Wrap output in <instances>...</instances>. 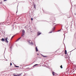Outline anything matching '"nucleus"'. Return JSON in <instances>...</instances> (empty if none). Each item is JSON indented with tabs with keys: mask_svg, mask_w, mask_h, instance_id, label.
Listing matches in <instances>:
<instances>
[{
	"mask_svg": "<svg viewBox=\"0 0 76 76\" xmlns=\"http://www.w3.org/2000/svg\"><path fill=\"white\" fill-rule=\"evenodd\" d=\"M28 42L30 45H33V42H32L31 41L28 40Z\"/></svg>",
	"mask_w": 76,
	"mask_h": 76,
	"instance_id": "f257e3e1",
	"label": "nucleus"
},
{
	"mask_svg": "<svg viewBox=\"0 0 76 76\" xmlns=\"http://www.w3.org/2000/svg\"><path fill=\"white\" fill-rule=\"evenodd\" d=\"M4 40L5 41V42H8V41H7V37L5 38Z\"/></svg>",
	"mask_w": 76,
	"mask_h": 76,
	"instance_id": "f03ea898",
	"label": "nucleus"
},
{
	"mask_svg": "<svg viewBox=\"0 0 76 76\" xmlns=\"http://www.w3.org/2000/svg\"><path fill=\"white\" fill-rule=\"evenodd\" d=\"M25 31L24 30H22V34H25Z\"/></svg>",
	"mask_w": 76,
	"mask_h": 76,
	"instance_id": "7ed1b4c3",
	"label": "nucleus"
},
{
	"mask_svg": "<svg viewBox=\"0 0 76 76\" xmlns=\"http://www.w3.org/2000/svg\"><path fill=\"white\" fill-rule=\"evenodd\" d=\"M40 34H41V33H40V32H38V34H37L38 36Z\"/></svg>",
	"mask_w": 76,
	"mask_h": 76,
	"instance_id": "20e7f679",
	"label": "nucleus"
},
{
	"mask_svg": "<svg viewBox=\"0 0 76 76\" xmlns=\"http://www.w3.org/2000/svg\"><path fill=\"white\" fill-rule=\"evenodd\" d=\"M35 49H36V52H37L38 50V49L37 48V47H36L35 48Z\"/></svg>",
	"mask_w": 76,
	"mask_h": 76,
	"instance_id": "39448f33",
	"label": "nucleus"
},
{
	"mask_svg": "<svg viewBox=\"0 0 76 76\" xmlns=\"http://www.w3.org/2000/svg\"><path fill=\"white\" fill-rule=\"evenodd\" d=\"M36 5L35 4H34V8L35 9H36Z\"/></svg>",
	"mask_w": 76,
	"mask_h": 76,
	"instance_id": "423d86ee",
	"label": "nucleus"
},
{
	"mask_svg": "<svg viewBox=\"0 0 76 76\" xmlns=\"http://www.w3.org/2000/svg\"><path fill=\"white\" fill-rule=\"evenodd\" d=\"M13 76H20L19 75H15V74H13Z\"/></svg>",
	"mask_w": 76,
	"mask_h": 76,
	"instance_id": "0eeeda50",
	"label": "nucleus"
},
{
	"mask_svg": "<svg viewBox=\"0 0 76 76\" xmlns=\"http://www.w3.org/2000/svg\"><path fill=\"white\" fill-rule=\"evenodd\" d=\"M65 54H67V50H65Z\"/></svg>",
	"mask_w": 76,
	"mask_h": 76,
	"instance_id": "6e6552de",
	"label": "nucleus"
},
{
	"mask_svg": "<svg viewBox=\"0 0 76 76\" xmlns=\"http://www.w3.org/2000/svg\"><path fill=\"white\" fill-rule=\"evenodd\" d=\"M21 38V37H20L18 39H17V40H16V41H19V40Z\"/></svg>",
	"mask_w": 76,
	"mask_h": 76,
	"instance_id": "1a4fd4ad",
	"label": "nucleus"
},
{
	"mask_svg": "<svg viewBox=\"0 0 76 76\" xmlns=\"http://www.w3.org/2000/svg\"><path fill=\"white\" fill-rule=\"evenodd\" d=\"M52 74H53V76H54V75H55V73H54V72H52Z\"/></svg>",
	"mask_w": 76,
	"mask_h": 76,
	"instance_id": "9d476101",
	"label": "nucleus"
},
{
	"mask_svg": "<svg viewBox=\"0 0 76 76\" xmlns=\"http://www.w3.org/2000/svg\"><path fill=\"white\" fill-rule=\"evenodd\" d=\"M1 40L2 41H4V38H2V39Z\"/></svg>",
	"mask_w": 76,
	"mask_h": 76,
	"instance_id": "9b49d317",
	"label": "nucleus"
},
{
	"mask_svg": "<svg viewBox=\"0 0 76 76\" xmlns=\"http://www.w3.org/2000/svg\"><path fill=\"white\" fill-rule=\"evenodd\" d=\"M24 34H25L22 33V34L21 36H22V37H23V36H24Z\"/></svg>",
	"mask_w": 76,
	"mask_h": 76,
	"instance_id": "f8f14e48",
	"label": "nucleus"
},
{
	"mask_svg": "<svg viewBox=\"0 0 76 76\" xmlns=\"http://www.w3.org/2000/svg\"><path fill=\"white\" fill-rule=\"evenodd\" d=\"M53 31H54L55 30V27H54L53 28H52Z\"/></svg>",
	"mask_w": 76,
	"mask_h": 76,
	"instance_id": "ddd939ff",
	"label": "nucleus"
},
{
	"mask_svg": "<svg viewBox=\"0 0 76 76\" xmlns=\"http://www.w3.org/2000/svg\"><path fill=\"white\" fill-rule=\"evenodd\" d=\"M42 56H43V57H47V56H44L42 55Z\"/></svg>",
	"mask_w": 76,
	"mask_h": 76,
	"instance_id": "4468645a",
	"label": "nucleus"
},
{
	"mask_svg": "<svg viewBox=\"0 0 76 76\" xmlns=\"http://www.w3.org/2000/svg\"><path fill=\"white\" fill-rule=\"evenodd\" d=\"M60 67L61 69H63V67H62V65H61V66H60Z\"/></svg>",
	"mask_w": 76,
	"mask_h": 76,
	"instance_id": "2eb2a0df",
	"label": "nucleus"
},
{
	"mask_svg": "<svg viewBox=\"0 0 76 76\" xmlns=\"http://www.w3.org/2000/svg\"><path fill=\"white\" fill-rule=\"evenodd\" d=\"M37 65H38V64H36L33 66V67H34V66H37Z\"/></svg>",
	"mask_w": 76,
	"mask_h": 76,
	"instance_id": "dca6fc26",
	"label": "nucleus"
},
{
	"mask_svg": "<svg viewBox=\"0 0 76 76\" xmlns=\"http://www.w3.org/2000/svg\"><path fill=\"white\" fill-rule=\"evenodd\" d=\"M14 37H15V35L13 36L12 37L11 39H12V38H13Z\"/></svg>",
	"mask_w": 76,
	"mask_h": 76,
	"instance_id": "f3484780",
	"label": "nucleus"
},
{
	"mask_svg": "<svg viewBox=\"0 0 76 76\" xmlns=\"http://www.w3.org/2000/svg\"><path fill=\"white\" fill-rule=\"evenodd\" d=\"M52 32H53V31L50 32L49 33V34H50V33H52Z\"/></svg>",
	"mask_w": 76,
	"mask_h": 76,
	"instance_id": "a211bd4d",
	"label": "nucleus"
},
{
	"mask_svg": "<svg viewBox=\"0 0 76 76\" xmlns=\"http://www.w3.org/2000/svg\"><path fill=\"white\" fill-rule=\"evenodd\" d=\"M15 67H19V66H15Z\"/></svg>",
	"mask_w": 76,
	"mask_h": 76,
	"instance_id": "6ab92c4d",
	"label": "nucleus"
},
{
	"mask_svg": "<svg viewBox=\"0 0 76 76\" xmlns=\"http://www.w3.org/2000/svg\"><path fill=\"white\" fill-rule=\"evenodd\" d=\"M12 63H10V66H12Z\"/></svg>",
	"mask_w": 76,
	"mask_h": 76,
	"instance_id": "aec40b11",
	"label": "nucleus"
},
{
	"mask_svg": "<svg viewBox=\"0 0 76 76\" xmlns=\"http://www.w3.org/2000/svg\"><path fill=\"white\" fill-rule=\"evenodd\" d=\"M7 1V0H4V1Z\"/></svg>",
	"mask_w": 76,
	"mask_h": 76,
	"instance_id": "412c9836",
	"label": "nucleus"
},
{
	"mask_svg": "<svg viewBox=\"0 0 76 76\" xmlns=\"http://www.w3.org/2000/svg\"><path fill=\"white\" fill-rule=\"evenodd\" d=\"M31 20H33V18H31Z\"/></svg>",
	"mask_w": 76,
	"mask_h": 76,
	"instance_id": "4be33fe9",
	"label": "nucleus"
},
{
	"mask_svg": "<svg viewBox=\"0 0 76 76\" xmlns=\"http://www.w3.org/2000/svg\"><path fill=\"white\" fill-rule=\"evenodd\" d=\"M60 31H61V30H58V32H60Z\"/></svg>",
	"mask_w": 76,
	"mask_h": 76,
	"instance_id": "5701e85b",
	"label": "nucleus"
},
{
	"mask_svg": "<svg viewBox=\"0 0 76 76\" xmlns=\"http://www.w3.org/2000/svg\"><path fill=\"white\" fill-rule=\"evenodd\" d=\"M10 48H12V46H11V47H10Z\"/></svg>",
	"mask_w": 76,
	"mask_h": 76,
	"instance_id": "b1692460",
	"label": "nucleus"
},
{
	"mask_svg": "<svg viewBox=\"0 0 76 76\" xmlns=\"http://www.w3.org/2000/svg\"><path fill=\"white\" fill-rule=\"evenodd\" d=\"M19 75H22V74H19Z\"/></svg>",
	"mask_w": 76,
	"mask_h": 76,
	"instance_id": "393cba45",
	"label": "nucleus"
},
{
	"mask_svg": "<svg viewBox=\"0 0 76 76\" xmlns=\"http://www.w3.org/2000/svg\"><path fill=\"white\" fill-rule=\"evenodd\" d=\"M6 61H7V60H6Z\"/></svg>",
	"mask_w": 76,
	"mask_h": 76,
	"instance_id": "a878e982",
	"label": "nucleus"
},
{
	"mask_svg": "<svg viewBox=\"0 0 76 76\" xmlns=\"http://www.w3.org/2000/svg\"><path fill=\"white\" fill-rule=\"evenodd\" d=\"M37 55H39V54H37Z\"/></svg>",
	"mask_w": 76,
	"mask_h": 76,
	"instance_id": "bb28decb",
	"label": "nucleus"
},
{
	"mask_svg": "<svg viewBox=\"0 0 76 76\" xmlns=\"http://www.w3.org/2000/svg\"><path fill=\"white\" fill-rule=\"evenodd\" d=\"M64 36H65V35L64 34Z\"/></svg>",
	"mask_w": 76,
	"mask_h": 76,
	"instance_id": "cd10ccee",
	"label": "nucleus"
},
{
	"mask_svg": "<svg viewBox=\"0 0 76 76\" xmlns=\"http://www.w3.org/2000/svg\"><path fill=\"white\" fill-rule=\"evenodd\" d=\"M75 15H76V14H75Z\"/></svg>",
	"mask_w": 76,
	"mask_h": 76,
	"instance_id": "c85d7f7f",
	"label": "nucleus"
}]
</instances>
